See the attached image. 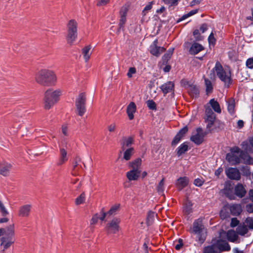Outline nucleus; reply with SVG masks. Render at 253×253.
Here are the masks:
<instances>
[{
	"instance_id": "7ed1b4c3",
	"label": "nucleus",
	"mask_w": 253,
	"mask_h": 253,
	"mask_svg": "<svg viewBox=\"0 0 253 253\" xmlns=\"http://www.w3.org/2000/svg\"><path fill=\"white\" fill-rule=\"evenodd\" d=\"M213 73L215 72L218 78L224 83L226 87H229L232 84V80L230 71L226 72L224 70L221 64L217 62L214 67L211 70Z\"/></svg>"
},
{
	"instance_id": "0e129e2a",
	"label": "nucleus",
	"mask_w": 253,
	"mask_h": 253,
	"mask_svg": "<svg viewBox=\"0 0 253 253\" xmlns=\"http://www.w3.org/2000/svg\"><path fill=\"white\" fill-rule=\"evenodd\" d=\"M99 218V215L97 213L93 215L91 220H90V224H94L97 223L98 219Z\"/></svg>"
},
{
	"instance_id": "774afa93",
	"label": "nucleus",
	"mask_w": 253,
	"mask_h": 253,
	"mask_svg": "<svg viewBox=\"0 0 253 253\" xmlns=\"http://www.w3.org/2000/svg\"><path fill=\"white\" fill-rule=\"evenodd\" d=\"M246 210L249 213L253 212V204H248L246 206Z\"/></svg>"
},
{
	"instance_id": "8fccbe9b",
	"label": "nucleus",
	"mask_w": 253,
	"mask_h": 253,
	"mask_svg": "<svg viewBox=\"0 0 253 253\" xmlns=\"http://www.w3.org/2000/svg\"><path fill=\"white\" fill-rule=\"evenodd\" d=\"M153 3V1H150L148 4L145 6L142 12L143 16H145L146 14L147 11L152 8Z\"/></svg>"
},
{
	"instance_id": "a19ab883",
	"label": "nucleus",
	"mask_w": 253,
	"mask_h": 253,
	"mask_svg": "<svg viewBox=\"0 0 253 253\" xmlns=\"http://www.w3.org/2000/svg\"><path fill=\"white\" fill-rule=\"evenodd\" d=\"M165 190L164 178H163L159 183L157 187V191L159 194L164 195Z\"/></svg>"
},
{
	"instance_id": "f257e3e1",
	"label": "nucleus",
	"mask_w": 253,
	"mask_h": 253,
	"mask_svg": "<svg viewBox=\"0 0 253 253\" xmlns=\"http://www.w3.org/2000/svg\"><path fill=\"white\" fill-rule=\"evenodd\" d=\"M35 80L37 83L42 85L49 86L54 84L56 78L52 71L44 69L36 74Z\"/></svg>"
},
{
	"instance_id": "4c0bfd02",
	"label": "nucleus",
	"mask_w": 253,
	"mask_h": 253,
	"mask_svg": "<svg viewBox=\"0 0 253 253\" xmlns=\"http://www.w3.org/2000/svg\"><path fill=\"white\" fill-rule=\"evenodd\" d=\"M242 174L246 177H249L251 174V169L249 166H243L240 168Z\"/></svg>"
},
{
	"instance_id": "5701e85b",
	"label": "nucleus",
	"mask_w": 253,
	"mask_h": 253,
	"mask_svg": "<svg viewBox=\"0 0 253 253\" xmlns=\"http://www.w3.org/2000/svg\"><path fill=\"white\" fill-rule=\"evenodd\" d=\"M174 84L171 82H168L160 86V88L165 95L174 90Z\"/></svg>"
},
{
	"instance_id": "a211bd4d",
	"label": "nucleus",
	"mask_w": 253,
	"mask_h": 253,
	"mask_svg": "<svg viewBox=\"0 0 253 253\" xmlns=\"http://www.w3.org/2000/svg\"><path fill=\"white\" fill-rule=\"evenodd\" d=\"M3 236L2 238L6 239H14V224H11L6 228H3Z\"/></svg>"
},
{
	"instance_id": "423d86ee",
	"label": "nucleus",
	"mask_w": 253,
	"mask_h": 253,
	"mask_svg": "<svg viewBox=\"0 0 253 253\" xmlns=\"http://www.w3.org/2000/svg\"><path fill=\"white\" fill-rule=\"evenodd\" d=\"M241 150L238 147L231 148V153L226 154V159L232 165H237L241 163Z\"/></svg>"
},
{
	"instance_id": "603ef678",
	"label": "nucleus",
	"mask_w": 253,
	"mask_h": 253,
	"mask_svg": "<svg viewBox=\"0 0 253 253\" xmlns=\"http://www.w3.org/2000/svg\"><path fill=\"white\" fill-rule=\"evenodd\" d=\"M16 122H17L16 119L15 118H13V119L11 120L10 123L9 124V127L10 128H13L14 129V130H13V133H15L17 131V130L19 127V126H17L16 125H14V123H16Z\"/></svg>"
},
{
	"instance_id": "a878e982",
	"label": "nucleus",
	"mask_w": 253,
	"mask_h": 253,
	"mask_svg": "<svg viewBox=\"0 0 253 253\" xmlns=\"http://www.w3.org/2000/svg\"><path fill=\"white\" fill-rule=\"evenodd\" d=\"M224 194L230 200H235L236 198V195L235 191L233 190L232 187L230 186H226L223 189Z\"/></svg>"
},
{
	"instance_id": "e433bc0d",
	"label": "nucleus",
	"mask_w": 253,
	"mask_h": 253,
	"mask_svg": "<svg viewBox=\"0 0 253 253\" xmlns=\"http://www.w3.org/2000/svg\"><path fill=\"white\" fill-rule=\"evenodd\" d=\"M210 104L215 112L218 113H221L220 107L217 101L215 100L214 99H211L210 101Z\"/></svg>"
},
{
	"instance_id": "393cba45",
	"label": "nucleus",
	"mask_w": 253,
	"mask_h": 253,
	"mask_svg": "<svg viewBox=\"0 0 253 253\" xmlns=\"http://www.w3.org/2000/svg\"><path fill=\"white\" fill-rule=\"evenodd\" d=\"M235 193L236 196L239 198H243L246 193V191L242 184L238 183L235 187Z\"/></svg>"
},
{
	"instance_id": "4468645a",
	"label": "nucleus",
	"mask_w": 253,
	"mask_h": 253,
	"mask_svg": "<svg viewBox=\"0 0 253 253\" xmlns=\"http://www.w3.org/2000/svg\"><path fill=\"white\" fill-rule=\"evenodd\" d=\"M11 167L12 165L5 161L0 163V174L4 176H8Z\"/></svg>"
},
{
	"instance_id": "58836bf2",
	"label": "nucleus",
	"mask_w": 253,
	"mask_h": 253,
	"mask_svg": "<svg viewBox=\"0 0 253 253\" xmlns=\"http://www.w3.org/2000/svg\"><path fill=\"white\" fill-rule=\"evenodd\" d=\"M90 49L91 46L90 45L86 46L83 49V54L85 62H87L90 58L91 53L89 51Z\"/></svg>"
},
{
	"instance_id": "5fc2aeb1",
	"label": "nucleus",
	"mask_w": 253,
	"mask_h": 253,
	"mask_svg": "<svg viewBox=\"0 0 253 253\" xmlns=\"http://www.w3.org/2000/svg\"><path fill=\"white\" fill-rule=\"evenodd\" d=\"M208 41L210 44L214 45L215 43L216 40L214 37V34L212 32L208 37Z\"/></svg>"
},
{
	"instance_id": "3c124183",
	"label": "nucleus",
	"mask_w": 253,
	"mask_h": 253,
	"mask_svg": "<svg viewBox=\"0 0 253 253\" xmlns=\"http://www.w3.org/2000/svg\"><path fill=\"white\" fill-rule=\"evenodd\" d=\"M163 1L165 4H169L171 7L177 5L179 0H163Z\"/></svg>"
},
{
	"instance_id": "338daca9",
	"label": "nucleus",
	"mask_w": 253,
	"mask_h": 253,
	"mask_svg": "<svg viewBox=\"0 0 253 253\" xmlns=\"http://www.w3.org/2000/svg\"><path fill=\"white\" fill-rule=\"evenodd\" d=\"M100 213L101 214V216H99L98 219H99L101 221H103L105 219L106 215H107L108 214L107 212L104 211L103 208L101 210Z\"/></svg>"
},
{
	"instance_id": "0eeeda50",
	"label": "nucleus",
	"mask_w": 253,
	"mask_h": 253,
	"mask_svg": "<svg viewBox=\"0 0 253 253\" xmlns=\"http://www.w3.org/2000/svg\"><path fill=\"white\" fill-rule=\"evenodd\" d=\"M85 101L86 98L84 93H80L76 101L77 113L80 116H83L86 111Z\"/></svg>"
},
{
	"instance_id": "09e8293b",
	"label": "nucleus",
	"mask_w": 253,
	"mask_h": 253,
	"mask_svg": "<svg viewBox=\"0 0 253 253\" xmlns=\"http://www.w3.org/2000/svg\"><path fill=\"white\" fill-rule=\"evenodd\" d=\"M85 200V195L84 193H82L76 199L75 203L77 205L83 204Z\"/></svg>"
},
{
	"instance_id": "7c9ffc66",
	"label": "nucleus",
	"mask_w": 253,
	"mask_h": 253,
	"mask_svg": "<svg viewBox=\"0 0 253 253\" xmlns=\"http://www.w3.org/2000/svg\"><path fill=\"white\" fill-rule=\"evenodd\" d=\"M188 149V142H185L181 144L176 149V154L178 156H181L182 154L185 153Z\"/></svg>"
},
{
	"instance_id": "b1692460",
	"label": "nucleus",
	"mask_w": 253,
	"mask_h": 253,
	"mask_svg": "<svg viewBox=\"0 0 253 253\" xmlns=\"http://www.w3.org/2000/svg\"><path fill=\"white\" fill-rule=\"evenodd\" d=\"M140 173V171L131 169L126 172V176L129 181H135L139 178Z\"/></svg>"
},
{
	"instance_id": "2eb2a0df",
	"label": "nucleus",
	"mask_w": 253,
	"mask_h": 253,
	"mask_svg": "<svg viewBox=\"0 0 253 253\" xmlns=\"http://www.w3.org/2000/svg\"><path fill=\"white\" fill-rule=\"evenodd\" d=\"M134 142V137L132 136L123 137L120 140V144L123 150H125L126 148L131 147L132 144Z\"/></svg>"
},
{
	"instance_id": "39448f33",
	"label": "nucleus",
	"mask_w": 253,
	"mask_h": 253,
	"mask_svg": "<svg viewBox=\"0 0 253 253\" xmlns=\"http://www.w3.org/2000/svg\"><path fill=\"white\" fill-rule=\"evenodd\" d=\"M77 22L74 19L69 21L67 24V35L66 40L69 43H72L77 39Z\"/></svg>"
},
{
	"instance_id": "f03ea898",
	"label": "nucleus",
	"mask_w": 253,
	"mask_h": 253,
	"mask_svg": "<svg viewBox=\"0 0 253 253\" xmlns=\"http://www.w3.org/2000/svg\"><path fill=\"white\" fill-rule=\"evenodd\" d=\"M190 233L196 236L197 241L202 244L206 240L205 226L203 223L202 218H198L194 220L192 227L189 230Z\"/></svg>"
},
{
	"instance_id": "ea45409f",
	"label": "nucleus",
	"mask_w": 253,
	"mask_h": 253,
	"mask_svg": "<svg viewBox=\"0 0 253 253\" xmlns=\"http://www.w3.org/2000/svg\"><path fill=\"white\" fill-rule=\"evenodd\" d=\"M205 83L206 86L207 93L209 94L211 93L213 89V86L211 81L207 78H205Z\"/></svg>"
},
{
	"instance_id": "72a5a7b5",
	"label": "nucleus",
	"mask_w": 253,
	"mask_h": 253,
	"mask_svg": "<svg viewBox=\"0 0 253 253\" xmlns=\"http://www.w3.org/2000/svg\"><path fill=\"white\" fill-rule=\"evenodd\" d=\"M134 153V149L133 147H129L126 149L124 152L123 159L128 161L131 159V156Z\"/></svg>"
},
{
	"instance_id": "c85d7f7f",
	"label": "nucleus",
	"mask_w": 253,
	"mask_h": 253,
	"mask_svg": "<svg viewBox=\"0 0 253 253\" xmlns=\"http://www.w3.org/2000/svg\"><path fill=\"white\" fill-rule=\"evenodd\" d=\"M226 237L228 241L231 242H234L238 239V235L233 230H229L226 233Z\"/></svg>"
},
{
	"instance_id": "6e6552de",
	"label": "nucleus",
	"mask_w": 253,
	"mask_h": 253,
	"mask_svg": "<svg viewBox=\"0 0 253 253\" xmlns=\"http://www.w3.org/2000/svg\"><path fill=\"white\" fill-rule=\"evenodd\" d=\"M205 120L207 123V128L211 130L215 120V115L210 107L206 108Z\"/></svg>"
},
{
	"instance_id": "aec40b11",
	"label": "nucleus",
	"mask_w": 253,
	"mask_h": 253,
	"mask_svg": "<svg viewBox=\"0 0 253 253\" xmlns=\"http://www.w3.org/2000/svg\"><path fill=\"white\" fill-rule=\"evenodd\" d=\"M141 164H142V160L140 158H138L128 163V167L131 168V170L139 171L141 172Z\"/></svg>"
},
{
	"instance_id": "473e14b6",
	"label": "nucleus",
	"mask_w": 253,
	"mask_h": 253,
	"mask_svg": "<svg viewBox=\"0 0 253 253\" xmlns=\"http://www.w3.org/2000/svg\"><path fill=\"white\" fill-rule=\"evenodd\" d=\"M248 232V229L245 223L240 224L236 229V232L238 234L244 236Z\"/></svg>"
},
{
	"instance_id": "13d9d810",
	"label": "nucleus",
	"mask_w": 253,
	"mask_h": 253,
	"mask_svg": "<svg viewBox=\"0 0 253 253\" xmlns=\"http://www.w3.org/2000/svg\"><path fill=\"white\" fill-rule=\"evenodd\" d=\"M0 210L2 216H5L7 214H8V212L5 208V207L4 206V205H3V204L0 205Z\"/></svg>"
},
{
	"instance_id": "680f3d73",
	"label": "nucleus",
	"mask_w": 253,
	"mask_h": 253,
	"mask_svg": "<svg viewBox=\"0 0 253 253\" xmlns=\"http://www.w3.org/2000/svg\"><path fill=\"white\" fill-rule=\"evenodd\" d=\"M239 221L237 218H232L230 223V226L232 227H236L239 224Z\"/></svg>"
},
{
	"instance_id": "864d4df0",
	"label": "nucleus",
	"mask_w": 253,
	"mask_h": 253,
	"mask_svg": "<svg viewBox=\"0 0 253 253\" xmlns=\"http://www.w3.org/2000/svg\"><path fill=\"white\" fill-rule=\"evenodd\" d=\"M148 107L151 110H156V105L155 102L152 100H149L147 101Z\"/></svg>"
},
{
	"instance_id": "9b49d317",
	"label": "nucleus",
	"mask_w": 253,
	"mask_h": 253,
	"mask_svg": "<svg viewBox=\"0 0 253 253\" xmlns=\"http://www.w3.org/2000/svg\"><path fill=\"white\" fill-rule=\"evenodd\" d=\"M212 245L215 249L216 248L221 252H229L231 250L229 244L225 241L218 239L216 241H212Z\"/></svg>"
},
{
	"instance_id": "bf43d9fd",
	"label": "nucleus",
	"mask_w": 253,
	"mask_h": 253,
	"mask_svg": "<svg viewBox=\"0 0 253 253\" xmlns=\"http://www.w3.org/2000/svg\"><path fill=\"white\" fill-rule=\"evenodd\" d=\"M246 66L249 69L253 68V58H250L247 59L246 63Z\"/></svg>"
},
{
	"instance_id": "dca6fc26",
	"label": "nucleus",
	"mask_w": 253,
	"mask_h": 253,
	"mask_svg": "<svg viewBox=\"0 0 253 253\" xmlns=\"http://www.w3.org/2000/svg\"><path fill=\"white\" fill-rule=\"evenodd\" d=\"M240 158L241 163L246 165H253V158L251 157L247 152L241 150Z\"/></svg>"
},
{
	"instance_id": "4be33fe9",
	"label": "nucleus",
	"mask_w": 253,
	"mask_h": 253,
	"mask_svg": "<svg viewBox=\"0 0 253 253\" xmlns=\"http://www.w3.org/2000/svg\"><path fill=\"white\" fill-rule=\"evenodd\" d=\"M203 46L197 42H194L191 46L189 52L191 55H195L204 50Z\"/></svg>"
},
{
	"instance_id": "412c9836",
	"label": "nucleus",
	"mask_w": 253,
	"mask_h": 253,
	"mask_svg": "<svg viewBox=\"0 0 253 253\" xmlns=\"http://www.w3.org/2000/svg\"><path fill=\"white\" fill-rule=\"evenodd\" d=\"M32 206L31 205H25L19 208L18 214L21 217H27L29 215Z\"/></svg>"
},
{
	"instance_id": "e2e57ef3",
	"label": "nucleus",
	"mask_w": 253,
	"mask_h": 253,
	"mask_svg": "<svg viewBox=\"0 0 253 253\" xmlns=\"http://www.w3.org/2000/svg\"><path fill=\"white\" fill-rule=\"evenodd\" d=\"M136 73V69L134 67L129 68L128 72L127 73V76L128 78H131L132 77V75L135 74Z\"/></svg>"
},
{
	"instance_id": "6ab92c4d",
	"label": "nucleus",
	"mask_w": 253,
	"mask_h": 253,
	"mask_svg": "<svg viewBox=\"0 0 253 253\" xmlns=\"http://www.w3.org/2000/svg\"><path fill=\"white\" fill-rule=\"evenodd\" d=\"M67 151L62 147L59 148V157L57 163V166H61L68 161Z\"/></svg>"
},
{
	"instance_id": "6e6d98bb",
	"label": "nucleus",
	"mask_w": 253,
	"mask_h": 253,
	"mask_svg": "<svg viewBox=\"0 0 253 253\" xmlns=\"http://www.w3.org/2000/svg\"><path fill=\"white\" fill-rule=\"evenodd\" d=\"M181 137L178 135L177 134L175 136L173 140L171 142L172 146H175L177 144H178L180 140L181 139Z\"/></svg>"
},
{
	"instance_id": "f704fd0d",
	"label": "nucleus",
	"mask_w": 253,
	"mask_h": 253,
	"mask_svg": "<svg viewBox=\"0 0 253 253\" xmlns=\"http://www.w3.org/2000/svg\"><path fill=\"white\" fill-rule=\"evenodd\" d=\"M188 92L190 95L195 98L198 97L199 94V90L198 87L194 85L189 86Z\"/></svg>"
},
{
	"instance_id": "c9c22d12",
	"label": "nucleus",
	"mask_w": 253,
	"mask_h": 253,
	"mask_svg": "<svg viewBox=\"0 0 253 253\" xmlns=\"http://www.w3.org/2000/svg\"><path fill=\"white\" fill-rule=\"evenodd\" d=\"M81 163H82L81 159L79 157H77L75 161L73 163V170L72 172V173L73 175H77V168L80 166V167L81 168V165L80 164Z\"/></svg>"
},
{
	"instance_id": "c03bdc74",
	"label": "nucleus",
	"mask_w": 253,
	"mask_h": 253,
	"mask_svg": "<svg viewBox=\"0 0 253 253\" xmlns=\"http://www.w3.org/2000/svg\"><path fill=\"white\" fill-rule=\"evenodd\" d=\"M203 253H218L212 245L204 248Z\"/></svg>"
},
{
	"instance_id": "ddd939ff",
	"label": "nucleus",
	"mask_w": 253,
	"mask_h": 253,
	"mask_svg": "<svg viewBox=\"0 0 253 253\" xmlns=\"http://www.w3.org/2000/svg\"><path fill=\"white\" fill-rule=\"evenodd\" d=\"M158 41L157 39L155 40L150 46V53L157 57L159 56L163 52H164L166 49L161 46L157 45Z\"/></svg>"
},
{
	"instance_id": "1a4fd4ad",
	"label": "nucleus",
	"mask_w": 253,
	"mask_h": 253,
	"mask_svg": "<svg viewBox=\"0 0 253 253\" xmlns=\"http://www.w3.org/2000/svg\"><path fill=\"white\" fill-rule=\"evenodd\" d=\"M206 135V132H204L201 127H198L196 129V132L191 136L190 140L195 144L199 145L203 142Z\"/></svg>"
},
{
	"instance_id": "49530a36",
	"label": "nucleus",
	"mask_w": 253,
	"mask_h": 253,
	"mask_svg": "<svg viewBox=\"0 0 253 253\" xmlns=\"http://www.w3.org/2000/svg\"><path fill=\"white\" fill-rule=\"evenodd\" d=\"M119 208L120 205L119 204L114 205L111 208L110 210L107 213L109 215L115 214L117 211L119 210Z\"/></svg>"
},
{
	"instance_id": "a18cd8bd",
	"label": "nucleus",
	"mask_w": 253,
	"mask_h": 253,
	"mask_svg": "<svg viewBox=\"0 0 253 253\" xmlns=\"http://www.w3.org/2000/svg\"><path fill=\"white\" fill-rule=\"evenodd\" d=\"M245 224L249 227V229L253 230V218L248 217L246 218L245 221Z\"/></svg>"
},
{
	"instance_id": "69168bd1",
	"label": "nucleus",
	"mask_w": 253,
	"mask_h": 253,
	"mask_svg": "<svg viewBox=\"0 0 253 253\" xmlns=\"http://www.w3.org/2000/svg\"><path fill=\"white\" fill-rule=\"evenodd\" d=\"M171 55H169L167 52L163 56L162 59L164 63H167V62L170 59Z\"/></svg>"
},
{
	"instance_id": "de8ad7c7",
	"label": "nucleus",
	"mask_w": 253,
	"mask_h": 253,
	"mask_svg": "<svg viewBox=\"0 0 253 253\" xmlns=\"http://www.w3.org/2000/svg\"><path fill=\"white\" fill-rule=\"evenodd\" d=\"M193 36L196 41H201L204 39L203 36L201 35L199 30L198 29H196L194 31Z\"/></svg>"
},
{
	"instance_id": "37998d69",
	"label": "nucleus",
	"mask_w": 253,
	"mask_h": 253,
	"mask_svg": "<svg viewBox=\"0 0 253 253\" xmlns=\"http://www.w3.org/2000/svg\"><path fill=\"white\" fill-rule=\"evenodd\" d=\"M155 216V213L152 211H149L148 212L147 217V223L148 225H150L152 224Z\"/></svg>"
},
{
	"instance_id": "cd10ccee",
	"label": "nucleus",
	"mask_w": 253,
	"mask_h": 253,
	"mask_svg": "<svg viewBox=\"0 0 253 253\" xmlns=\"http://www.w3.org/2000/svg\"><path fill=\"white\" fill-rule=\"evenodd\" d=\"M0 241V245L3 247V251L8 249L14 242V239H6V238H1Z\"/></svg>"
},
{
	"instance_id": "2f4dec72",
	"label": "nucleus",
	"mask_w": 253,
	"mask_h": 253,
	"mask_svg": "<svg viewBox=\"0 0 253 253\" xmlns=\"http://www.w3.org/2000/svg\"><path fill=\"white\" fill-rule=\"evenodd\" d=\"M126 8L122 7L121 10V16L119 22V29H121L123 28L124 25L126 21Z\"/></svg>"
},
{
	"instance_id": "052dcab7",
	"label": "nucleus",
	"mask_w": 253,
	"mask_h": 253,
	"mask_svg": "<svg viewBox=\"0 0 253 253\" xmlns=\"http://www.w3.org/2000/svg\"><path fill=\"white\" fill-rule=\"evenodd\" d=\"M204 183V180L202 179L197 178L194 180V184L198 187L201 186Z\"/></svg>"
},
{
	"instance_id": "c756f323",
	"label": "nucleus",
	"mask_w": 253,
	"mask_h": 253,
	"mask_svg": "<svg viewBox=\"0 0 253 253\" xmlns=\"http://www.w3.org/2000/svg\"><path fill=\"white\" fill-rule=\"evenodd\" d=\"M231 213L233 215H238L242 211L241 207L239 204H233L230 207Z\"/></svg>"
},
{
	"instance_id": "bb28decb",
	"label": "nucleus",
	"mask_w": 253,
	"mask_h": 253,
	"mask_svg": "<svg viewBox=\"0 0 253 253\" xmlns=\"http://www.w3.org/2000/svg\"><path fill=\"white\" fill-rule=\"evenodd\" d=\"M136 111V105L133 102H130L127 107L126 113L130 120L133 119V114Z\"/></svg>"
},
{
	"instance_id": "4d7b16f0",
	"label": "nucleus",
	"mask_w": 253,
	"mask_h": 253,
	"mask_svg": "<svg viewBox=\"0 0 253 253\" xmlns=\"http://www.w3.org/2000/svg\"><path fill=\"white\" fill-rule=\"evenodd\" d=\"M187 131L188 127L187 126H184L181 128L177 134L182 138Z\"/></svg>"
},
{
	"instance_id": "79ce46f5",
	"label": "nucleus",
	"mask_w": 253,
	"mask_h": 253,
	"mask_svg": "<svg viewBox=\"0 0 253 253\" xmlns=\"http://www.w3.org/2000/svg\"><path fill=\"white\" fill-rule=\"evenodd\" d=\"M227 103L228 104L227 109L228 112L231 115L233 114L235 108L234 101L232 99H230L227 101Z\"/></svg>"
},
{
	"instance_id": "20e7f679",
	"label": "nucleus",
	"mask_w": 253,
	"mask_h": 253,
	"mask_svg": "<svg viewBox=\"0 0 253 253\" xmlns=\"http://www.w3.org/2000/svg\"><path fill=\"white\" fill-rule=\"evenodd\" d=\"M61 95L60 90H47L44 93V106L45 109H49L59 100Z\"/></svg>"
},
{
	"instance_id": "f8f14e48",
	"label": "nucleus",
	"mask_w": 253,
	"mask_h": 253,
	"mask_svg": "<svg viewBox=\"0 0 253 253\" xmlns=\"http://www.w3.org/2000/svg\"><path fill=\"white\" fill-rule=\"evenodd\" d=\"M227 176L231 180L238 181L241 179V173L237 168H229L225 170Z\"/></svg>"
},
{
	"instance_id": "9d476101",
	"label": "nucleus",
	"mask_w": 253,
	"mask_h": 253,
	"mask_svg": "<svg viewBox=\"0 0 253 253\" xmlns=\"http://www.w3.org/2000/svg\"><path fill=\"white\" fill-rule=\"evenodd\" d=\"M120 220L117 218H113L108 222L105 227L108 234H116L119 230Z\"/></svg>"
},
{
	"instance_id": "f3484780",
	"label": "nucleus",
	"mask_w": 253,
	"mask_h": 253,
	"mask_svg": "<svg viewBox=\"0 0 253 253\" xmlns=\"http://www.w3.org/2000/svg\"><path fill=\"white\" fill-rule=\"evenodd\" d=\"M189 179L186 176L180 177L176 180L175 186L178 191H181L188 184Z\"/></svg>"
}]
</instances>
